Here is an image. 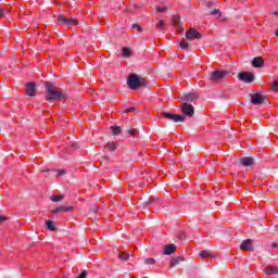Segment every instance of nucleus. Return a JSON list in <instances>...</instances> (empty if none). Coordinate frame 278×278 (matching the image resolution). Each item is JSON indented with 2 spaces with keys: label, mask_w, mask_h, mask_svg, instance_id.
<instances>
[{
  "label": "nucleus",
  "mask_w": 278,
  "mask_h": 278,
  "mask_svg": "<svg viewBox=\"0 0 278 278\" xmlns=\"http://www.w3.org/2000/svg\"><path fill=\"white\" fill-rule=\"evenodd\" d=\"M240 249L241 251H253V242L247 239L241 243Z\"/></svg>",
  "instance_id": "obj_12"
},
{
  "label": "nucleus",
  "mask_w": 278,
  "mask_h": 278,
  "mask_svg": "<svg viewBox=\"0 0 278 278\" xmlns=\"http://www.w3.org/2000/svg\"><path fill=\"white\" fill-rule=\"evenodd\" d=\"M200 257L202 260H205L206 257H212V252H210V250H203L202 252H200Z\"/></svg>",
  "instance_id": "obj_23"
},
{
  "label": "nucleus",
  "mask_w": 278,
  "mask_h": 278,
  "mask_svg": "<svg viewBox=\"0 0 278 278\" xmlns=\"http://www.w3.org/2000/svg\"><path fill=\"white\" fill-rule=\"evenodd\" d=\"M265 275H278V267H275L273 265H268L264 269Z\"/></svg>",
  "instance_id": "obj_17"
},
{
  "label": "nucleus",
  "mask_w": 278,
  "mask_h": 278,
  "mask_svg": "<svg viewBox=\"0 0 278 278\" xmlns=\"http://www.w3.org/2000/svg\"><path fill=\"white\" fill-rule=\"evenodd\" d=\"M132 29H138V31H142V27L138 24H132Z\"/></svg>",
  "instance_id": "obj_33"
},
{
  "label": "nucleus",
  "mask_w": 278,
  "mask_h": 278,
  "mask_svg": "<svg viewBox=\"0 0 278 278\" xmlns=\"http://www.w3.org/2000/svg\"><path fill=\"white\" fill-rule=\"evenodd\" d=\"M195 100H197V96L194 93H187L180 98V101H182V103H192V101H195Z\"/></svg>",
  "instance_id": "obj_13"
},
{
  "label": "nucleus",
  "mask_w": 278,
  "mask_h": 278,
  "mask_svg": "<svg viewBox=\"0 0 278 278\" xmlns=\"http://www.w3.org/2000/svg\"><path fill=\"white\" fill-rule=\"evenodd\" d=\"M104 151H116V143L109 142L104 146Z\"/></svg>",
  "instance_id": "obj_21"
},
{
  "label": "nucleus",
  "mask_w": 278,
  "mask_h": 278,
  "mask_svg": "<svg viewBox=\"0 0 278 278\" xmlns=\"http://www.w3.org/2000/svg\"><path fill=\"white\" fill-rule=\"evenodd\" d=\"M275 34H276V36H277V38H278V28L276 29Z\"/></svg>",
  "instance_id": "obj_40"
},
{
  "label": "nucleus",
  "mask_w": 278,
  "mask_h": 278,
  "mask_svg": "<svg viewBox=\"0 0 278 278\" xmlns=\"http://www.w3.org/2000/svg\"><path fill=\"white\" fill-rule=\"evenodd\" d=\"M274 14H275L276 16H278V10H277L276 12H274Z\"/></svg>",
  "instance_id": "obj_41"
},
{
  "label": "nucleus",
  "mask_w": 278,
  "mask_h": 278,
  "mask_svg": "<svg viewBox=\"0 0 278 278\" xmlns=\"http://www.w3.org/2000/svg\"><path fill=\"white\" fill-rule=\"evenodd\" d=\"M131 112H136V108H128L124 111L125 114H129Z\"/></svg>",
  "instance_id": "obj_32"
},
{
  "label": "nucleus",
  "mask_w": 278,
  "mask_h": 278,
  "mask_svg": "<svg viewBox=\"0 0 278 278\" xmlns=\"http://www.w3.org/2000/svg\"><path fill=\"white\" fill-rule=\"evenodd\" d=\"M273 90H275L276 92H278V81H274V83H273Z\"/></svg>",
  "instance_id": "obj_35"
},
{
  "label": "nucleus",
  "mask_w": 278,
  "mask_h": 278,
  "mask_svg": "<svg viewBox=\"0 0 278 278\" xmlns=\"http://www.w3.org/2000/svg\"><path fill=\"white\" fill-rule=\"evenodd\" d=\"M175 251H177L176 244H167V245H165L163 253H164V255H173V253H175Z\"/></svg>",
  "instance_id": "obj_16"
},
{
  "label": "nucleus",
  "mask_w": 278,
  "mask_h": 278,
  "mask_svg": "<svg viewBox=\"0 0 278 278\" xmlns=\"http://www.w3.org/2000/svg\"><path fill=\"white\" fill-rule=\"evenodd\" d=\"M161 114L164 118L172 121L173 123H186V116L184 115L173 114L166 111L162 112Z\"/></svg>",
  "instance_id": "obj_4"
},
{
  "label": "nucleus",
  "mask_w": 278,
  "mask_h": 278,
  "mask_svg": "<svg viewBox=\"0 0 278 278\" xmlns=\"http://www.w3.org/2000/svg\"><path fill=\"white\" fill-rule=\"evenodd\" d=\"M46 225H47V229H49V231H58V228L55 227V222L47 220Z\"/></svg>",
  "instance_id": "obj_19"
},
{
  "label": "nucleus",
  "mask_w": 278,
  "mask_h": 278,
  "mask_svg": "<svg viewBox=\"0 0 278 278\" xmlns=\"http://www.w3.org/2000/svg\"><path fill=\"white\" fill-rule=\"evenodd\" d=\"M26 94H27V97H36V84L35 83L26 84Z\"/></svg>",
  "instance_id": "obj_10"
},
{
  "label": "nucleus",
  "mask_w": 278,
  "mask_h": 278,
  "mask_svg": "<svg viewBox=\"0 0 278 278\" xmlns=\"http://www.w3.org/2000/svg\"><path fill=\"white\" fill-rule=\"evenodd\" d=\"M130 135H132V136H134V130H130Z\"/></svg>",
  "instance_id": "obj_42"
},
{
  "label": "nucleus",
  "mask_w": 278,
  "mask_h": 278,
  "mask_svg": "<svg viewBox=\"0 0 278 278\" xmlns=\"http://www.w3.org/2000/svg\"><path fill=\"white\" fill-rule=\"evenodd\" d=\"M238 79L243 84H253L255 81V75L251 72H241L238 74Z\"/></svg>",
  "instance_id": "obj_5"
},
{
  "label": "nucleus",
  "mask_w": 278,
  "mask_h": 278,
  "mask_svg": "<svg viewBox=\"0 0 278 278\" xmlns=\"http://www.w3.org/2000/svg\"><path fill=\"white\" fill-rule=\"evenodd\" d=\"M181 112L184 116H188L189 118H192L194 116V106L188 102H182Z\"/></svg>",
  "instance_id": "obj_6"
},
{
  "label": "nucleus",
  "mask_w": 278,
  "mask_h": 278,
  "mask_svg": "<svg viewBox=\"0 0 278 278\" xmlns=\"http://www.w3.org/2000/svg\"><path fill=\"white\" fill-rule=\"evenodd\" d=\"M208 16H220V10L215 9L208 13Z\"/></svg>",
  "instance_id": "obj_28"
},
{
  "label": "nucleus",
  "mask_w": 278,
  "mask_h": 278,
  "mask_svg": "<svg viewBox=\"0 0 278 278\" xmlns=\"http://www.w3.org/2000/svg\"><path fill=\"white\" fill-rule=\"evenodd\" d=\"M58 21L59 23H62V25H65V27H75V25H78L77 20L66 18L64 15H59Z\"/></svg>",
  "instance_id": "obj_8"
},
{
  "label": "nucleus",
  "mask_w": 278,
  "mask_h": 278,
  "mask_svg": "<svg viewBox=\"0 0 278 278\" xmlns=\"http://www.w3.org/2000/svg\"><path fill=\"white\" fill-rule=\"evenodd\" d=\"M86 277H88V274H87L86 271H83V273L78 276V278H86Z\"/></svg>",
  "instance_id": "obj_37"
},
{
  "label": "nucleus",
  "mask_w": 278,
  "mask_h": 278,
  "mask_svg": "<svg viewBox=\"0 0 278 278\" xmlns=\"http://www.w3.org/2000/svg\"><path fill=\"white\" fill-rule=\"evenodd\" d=\"M46 86V101L49 103L53 101H64L68 99V94L66 91L58 89L53 83H45Z\"/></svg>",
  "instance_id": "obj_1"
},
{
  "label": "nucleus",
  "mask_w": 278,
  "mask_h": 278,
  "mask_svg": "<svg viewBox=\"0 0 278 278\" xmlns=\"http://www.w3.org/2000/svg\"><path fill=\"white\" fill-rule=\"evenodd\" d=\"M118 257H119V260H122L123 262H127V260H129V254L122 252V253L118 254Z\"/></svg>",
  "instance_id": "obj_27"
},
{
  "label": "nucleus",
  "mask_w": 278,
  "mask_h": 278,
  "mask_svg": "<svg viewBox=\"0 0 278 278\" xmlns=\"http://www.w3.org/2000/svg\"><path fill=\"white\" fill-rule=\"evenodd\" d=\"M271 249H278L277 242H274V243L271 244Z\"/></svg>",
  "instance_id": "obj_39"
},
{
  "label": "nucleus",
  "mask_w": 278,
  "mask_h": 278,
  "mask_svg": "<svg viewBox=\"0 0 278 278\" xmlns=\"http://www.w3.org/2000/svg\"><path fill=\"white\" fill-rule=\"evenodd\" d=\"M156 12H166V7H156Z\"/></svg>",
  "instance_id": "obj_34"
},
{
  "label": "nucleus",
  "mask_w": 278,
  "mask_h": 278,
  "mask_svg": "<svg viewBox=\"0 0 278 278\" xmlns=\"http://www.w3.org/2000/svg\"><path fill=\"white\" fill-rule=\"evenodd\" d=\"M144 84V79L136 74L130 75L127 79V85L131 90H138Z\"/></svg>",
  "instance_id": "obj_2"
},
{
  "label": "nucleus",
  "mask_w": 278,
  "mask_h": 278,
  "mask_svg": "<svg viewBox=\"0 0 278 278\" xmlns=\"http://www.w3.org/2000/svg\"><path fill=\"white\" fill-rule=\"evenodd\" d=\"M187 40H194L197 38L198 40H201V33L197 31L194 28H189L186 33Z\"/></svg>",
  "instance_id": "obj_9"
},
{
  "label": "nucleus",
  "mask_w": 278,
  "mask_h": 278,
  "mask_svg": "<svg viewBox=\"0 0 278 278\" xmlns=\"http://www.w3.org/2000/svg\"><path fill=\"white\" fill-rule=\"evenodd\" d=\"M4 14H5V11H3V9H0V20L3 18Z\"/></svg>",
  "instance_id": "obj_38"
},
{
  "label": "nucleus",
  "mask_w": 278,
  "mask_h": 278,
  "mask_svg": "<svg viewBox=\"0 0 278 278\" xmlns=\"http://www.w3.org/2000/svg\"><path fill=\"white\" fill-rule=\"evenodd\" d=\"M181 262H184V257L182 256H175L170 260L169 262V268H175V266H177V264H181Z\"/></svg>",
  "instance_id": "obj_18"
},
{
  "label": "nucleus",
  "mask_w": 278,
  "mask_h": 278,
  "mask_svg": "<svg viewBox=\"0 0 278 278\" xmlns=\"http://www.w3.org/2000/svg\"><path fill=\"white\" fill-rule=\"evenodd\" d=\"M172 22L174 23L175 27H179V16H174Z\"/></svg>",
  "instance_id": "obj_29"
},
{
  "label": "nucleus",
  "mask_w": 278,
  "mask_h": 278,
  "mask_svg": "<svg viewBox=\"0 0 278 278\" xmlns=\"http://www.w3.org/2000/svg\"><path fill=\"white\" fill-rule=\"evenodd\" d=\"M229 72L225 70H215L211 73V81H223V79H227Z\"/></svg>",
  "instance_id": "obj_3"
},
{
  "label": "nucleus",
  "mask_w": 278,
  "mask_h": 278,
  "mask_svg": "<svg viewBox=\"0 0 278 278\" xmlns=\"http://www.w3.org/2000/svg\"><path fill=\"white\" fill-rule=\"evenodd\" d=\"M112 134L113 136H118L121 134V127L119 126H112Z\"/></svg>",
  "instance_id": "obj_24"
},
{
  "label": "nucleus",
  "mask_w": 278,
  "mask_h": 278,
  "mask_svg": "<svg viewBox=\"0 0 278 278\" xmlns=\"http://www.w3.org/2000/svg\"><path fill=\"white\" fill-rule=\"evenodd\" d=\"M50 201H52L53 203H60V201H64V195H52L50 198Z\"/></svg>",
  "instance_id": "obj_22"
},
{
  "label": "nucleus",
  "mask_w": 278,
  "mask_h": 278,
  "mask_svg": "<svg viewBox=\"0 0 278 278\" xmlns=\"http://www.w3.org/2000/svg\"><path fill=\"white\" fill-rule=\"evenodd\" d=\"M179 48L182 49V51H191V47L190 45H188V42H186V40H181L179 42Z\"/></svg>",
  "instance_id": "obj_20"
},
{
  "label": "nucleus",
  "mask_w": 278,
  "mask_h": 278,
  "mask_svg": "<svg viewBox=\"0 0 278 278\" xmlns=\"http://www.w3.org/2000/svg\"><path fill=\"white\" fill-rule=\"evenodd\" d=\"M123 56H124V58H130V56H131V49H129V48H124V49H123Z\"/></svg>",
  "instance_id": "obj_25"
},
{
  "label": "nucleus",
  "mask_w": 278,
  "mask_h": 278,
  "mask_svg": "<svg viewBox=\"0 0 278 278\" xmlns=\"http://www.w3.org/2000/svg\"><path fill=\"white\" fill-rule=\"evenodd\" d=\"M56 177H62V175H66V170H64V169H59V170H56Z\"/></svg>",
  "instance_id": "obj_30"
},
{
  "label": "nucleus",
  "mask_w": 278,
  "mask_h": 278,
  "mask_svg": "<svg viewBox=\"0 0 278 278\" xmlns=\"http://www.w3.org/2000/svg\"><path fill=\"white\" fill-rule=\"evenodd\" d=\"M156 27H157V29H164V21H160V22L156 24Z\"/></svg>",
  "instance_id": "obj_31"
},
{
  "label": "nucleus",
  "mask_w": 278,
  "mask_h": 278,
  "mask_svg": "<svg viewBox=\"0 0 278 278\" xmlns=\"http://www.w3.org/2000/svg\"><path fill=\"white\" fill-rule=\"evenodd\" d=\"M241 166H253L255 164V159L251 156H245L239 160Z\"/></svg>",
  "instance_id": "obj_11"
},
{
  "label": "nucleus",
  "mask_w": 278,
  "mask_h": 278,
  "mask_svg": "<svg viewBox=\"0 0 278 278\" xmlns=\"http://www.w3.org/2000/svg\"><path fill=\"white\" fill-rule=\"evenodd\" d=\"M267 100L268 98L260 92L251 96V103L253 105H262V103H266Z\"/></svg>",
  "instance_id": "obj_7"
},
{
  "label": "nucleus",
  "mask_w": 278,
  "mask_h": 278,
  "mask_svg": "<svg viewBox=\"0 0 278 278\" xmlns=\"http://www.w3.org/2000/svg\"><path fill=\"white\" fill-rule=\"evenodd\" d=\"M5 220H8V217L0 215V225L1 223H5Z\"/></svg>",
  "instance_id": "obj_36"
},
{
  "label": "nucleus",
  "mask_w": 278,
  "mask_h": 278,
  "mask_svg": "<svg viewBox=\"0 0 278 278\" xmlns=\"http://www.w3.org/2000/svg\"><path fill=\"white\" fill-rule=\"evenodd\" d=\"M252 66H254V68H262V66H264V59H262V56H256L252 60Z\"/></svg>",
  "instance_id": "obj_15"
},
{
  "label": "nucleus",
  "mask_w": 278,
  "mask_h": 278,
  "mask_svg": "<svg viewBox=\"0 0 278 278\" xmlns=\"http://www.w3.org/2000/svg\"><path fill=\"white\" fill-rule=\"evenodd\" d=\"M144 264H147L148 266H153V264H155V258L153 257L144 258Z\"/></svg>",
  "instance_id": "obj_26"
},
{
  "label": "nucleus",
  "mask_w": 278,
  "mask_h": 278,
  "mask_svg": "<svg viewBox=\"0 0 278 278\" xmlns=\"http://www.w3.org/2000/svg\"><path fill=\"white\" fill-rule=\"evenodd\" d=\"M72 210H73V206L61 205V206H58L56 208H54L52 211V214H62L64 212H72Z\"/></svg>",
  "instance_id": "obj_14"
}]
</instances>
